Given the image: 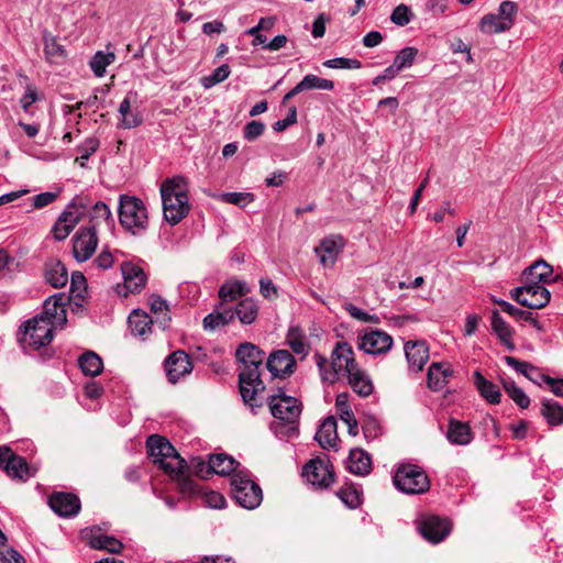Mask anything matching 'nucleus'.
<instances>
[{"instance_id": "obj_1", "label": "nucleus", "mask_w": 563, "mask_h": 563, "mask_svg": "<svg viewBox=\"0 0 563 563\" xmlns=\"http://www.w3.org/2000/svg\"><path fill=\"white\" fill-rule=\"evenodd\" d=\"M146 448L153 463L177 483L181 494L191 496L197 493V485L189 475L187 462L167 439L152 434L147 438Z\"/></svg>"}, {"instance_id": "obj_2", "label": "nucleus", "mask_w": 563, "mask_h": 563, "mask_svg": "<svg viewBox=\"0 0 563 563\" xmlns=\"http://www.w3.org/2000/svg\"><path fill=\"white\" fill-rule=\"evenodd\" d=\"M235 356L240 362L239 385L241 396L251 408L261 407V404L256 402V395L265 389L260 372L265 353L253 343L245 342L238 346Z\"/></svg>"}, {"instance_id": "obj_3", "label": "nucleus", "mask_w": 563, "mask_h": 563, "mask_svg": "<svg viewBox=\"0 0 563 563\" xmlns=\"http://www.w3.org/2000/svg\"><path fill=\"white\" fill-rule=\"evenodd\" d=\"M272 416L275 420L271 430L279 438H292L298 434L299 418L301 415L300 401L284 391L272 395L267 399Z\"/></svg>"}, {"instance_id": "obj_4", "label": "nucleus", "mask_w": 563, "mask_h": 563, "mask_svg": "<svg viewBox=\"0 0 563 563\" xmlns=\"http://www.w3.org/2000/svg\"><path fill=\"white\" fill-rule=\"evenodd\" d=\"M164 219L178 224L189 212L188 183L183 176L165 179L161 185Z\"/></svg>"}, {"instance_id": "obj_5", "label": "nucleus", "mask_w": 563, "mask_h": 563, "mask_svg": "<svg viewBox=\"0 0 563 563\" xmlns=\"http://www.w3.org/2000/svg\"><path fill=\"white\" fill-rule=\"evenodd\" d=\"M119 220L121 225L132 234L144 233L148 227V213L144 202L135 196L121 195Z\"/></svg>"}, {"instance_id": "obj_6", "label": "nucleus", "mask_w": 563, "mask_h": 563, "mask_svg": "<svg viewBox=\"0 0 563 563\" xmlns=\"http://www.w3.org/2000/svg\"><path fill=\"white\" fill-rule=\"evenodd\" d=\"M393 482L397 489L410 495L423 494L430 488L427 473L415 464L400 465L393 477Z\"/></svg>"}, {"instance_id": "obj_7", "label": "nucleus", "mask_w": 563, "mask_h": 563, "mask_svg": "<svg viewBox=\"0 0 563 563\" xmlns=\"http://www.w3.org/2000/svg\"><path fill=\"white\" fill-rule=\"evenodd\" d=\"M331 368L322 373V380L330 384L339 379L340 374L349 375L358 367L355 362L354 351L347 342H338L331 353Z\"/></svg>"}, {"instance_id": "obj_8", "label": "nucleus", "mask_w": 563, "mask_h": 563, "mask_svg": "<svg viewBox=\"0 0 563 563\" xmlns=\"http://www.w3.org/2000/svg\"><path fill=\"white\" fill-rule=\"evenodd\" d=\"M518 5L514 1H503L497 13L485 14L479 22V30L485 34H498L509 31L515 24Z\"/></svg>"}, {"instance_id": "obj_9", "label": "nucleus", "mask_w": 563, "mask_h": 563, "mask_svg": "<svg viewBox=\"0 0 563 563\" xmlns=\"http://www.w3.org/2000/svg\"><path fill=\"white\" fill-rule=\"evenodd\" d=\"M232 496L245 509H255L263 499L260 485L250 479L242 472L235 473L231 478Z\"/></svg>"}, {"instance_id": "obj_10", "label": "nucleus", "mask_w": 563, "mask_h": 563, "mask_svg": "<svg viewBox=\"0 0 563 563\" xmlns=\"http://www.w3.org/2000/svg\"><path fill=\"white\" fill-rule=\"evenodd\" d=\"M54 329L47 318L34 317L25 322L20 342L24 349L38 350L52 342Z\"/></svg>"}, {"instance_id": "obj_11", "label": "nucleus", "mask_w": 563, "mask_h": 563, "mask_svg": "<svg viewBox=\"0 0 563 563\" xmlns=\"http://www.w3.org/2000/svg\"><path fill=\"white\" fill-rule=\"evenodd\" d=\"M510 296L518 303L530 309H541L551 299V292L542 284L528 278L522 286L511 289Z\"/></svg>"}, {"instance_id": "obj_12", "label": "nucleus", "mask_w": 563, "mask_h": 563, "mask_svg": "<svg viewBox=\"0 0 563 563\" xmlns=\"http://www.w3.org/2000/svg\"><path fill=\"white\" fill-rule=\"evenodd\" d=\"M85 212V208L75 201H71L55 221L52 233L56 241H64L79 223Z\"/></svg>"}, {"instance_id": "obj_13", "label": "nucleus", "mask_w": 563, "mask_h": 563, "mask_svg": "<svg viewBox=\"0 0 563 563\" xmlns=\"http://www.w3.org/2000/svg\"><path fill=\"white\" fill-rule=\"evenodd\" d=\"M303 476L311 485L320 488L329 487L334 481L332 465L325 455L307 463L303 468Z\"/></svg>"}, {"instance_id": "obj_14", "label": "nucleus", "mask_w": 563, "mask_h": 563, "mask_svg": "<svg viewBox=\"0 0 563 563\" xmlns=\"http://www.w3.org/2000/svg\"><path fill=\"white\" fill-rule=\"evenodd\" d=\"M97 245V229H95L93 227L79 229L73 238L74 257L78 262H86L92 256Z\"/></svg>"}, {"instance_id": "obj_15", "label": "nucleus", "mask_w": 563, "mask_h": 563, "mask_svg": "<svg viewBox=\"0 0 563 563\" xmlns=\"http://www.w3.org/2000/svg\"><path fill=\"white\" fill-rule=\"evenodd\" d=\"M452 525L446 518L430 515L423 517L419 522L421 536L431 543L443 541L451 532Z\"/></svg>"}, {"instance_id": "obj_16", "label": "nucleus", "mask_w": 563, "mask_h": 563, "mask_svg": "<svg viewBox=\"0 0 563 563\" xmlns=\"http://www.w3.org/2000/svg\"><path fill=\"white\" fill-rule=\"evenodd\" d=\"M194 368L189 355L181 351H175L165 361V371L168 380L176 384L181 377L191 373Z\"/></svg>"}, {"instance_id": "obj_17", "label": "nucleus", "mask_w": 563, "mask_h": 563, "mask_svg": "<svg viewBox=\"0 0 563 563\" xmlns=\"http://www.w3.org/2000/svg\"><path fill=\"white\" fill-rule=\"evenodd\" d=\"M393 346V338L380 330H373L358 338V349L367 354H383Z\"/></svg>"}, {"instance_id": "obj_18", "label": "nucleus", "mask_w": 563, "mask_h": 563, "mask_svg": "<svg viewBox=\"0 0 563 563\" xmlns=\"http://www.w3.org/2000/svg\"><path fill=\"white\" fill-rule=\"evenodd\" d=\"M266 367L273 377L285 378L296 369V360L287 350H277L267 358Z\"/></svg>"}, {"instance_id": "obj_19", "label": "nucleus", "mask_w": 563, "mask_h": 563, "mask_svg": "<svg viewBox=\"0 0 563 563\" xmlns=\"http://www.w3.org/2000/svg\"><path fill=\"white\" fill-rule=\"evenodd\" d=\"M65 297L63 294L48 297L43 306V312L35 318H47L49 324L54 328H64L67 322V313L65 309Z\"/></svg>"}, {"instance_id": "obj_20", "label": "nucleus", "mask_w": 563, "mask_h": 563, "mask_svg": "<svg viewBox=\"0 0 563 563\" xmlns=\"http://www.w3.org/2000/svg\"><path fill=\"white\" fill-rule=\"evenodd\" d=\"M48 504L52 510L62 517L76 516L80 510L79 498L70 493H54Z\"/></svg>"}, {"instance_id": "obj_21", "label": "nucleus", "mask_w": 563, "mask_h": 563, "mask_svg": "<svg viewBox=\"0 0 563 563\" xmlns=\"http://www.w3.org/2000/svg\"><path fill=\"white\" fill-rule=\"evenodd\" d=\"M405 354L410 369L420 372L429 360V346L423 340L408 341L405 344Z\"/></svg>"}, {"instance_id": "obj_22", "label": "nucleus", "mask_w": 563, "mask_h": 563, "mask_svg": "<svg viewBox=\"0 0 563 563\" xmlns=\"http://www.w3.org/2000/svg\"><path fill=\"white\" fill-rule=\"evenodd\" d=\"M43 45L45 60L51 65H62L67 59V51L64 45L47 30L43 31Z\"/></svg>"}, {"instance_id": "obj_23", "label": "nucleus", "mask_w": 563, "mask_h": 563, "mask_svg": "<svg viewBox=\"0 0 563 563\" xmlns=\"http://www.w3.org/2000/svg\"><path fill=\"white\" fill-rule=\"evenodd\" d=\"M446 439L454 445H467L474 439V433L467 422L451 418L449 420Z\"/></svg>"}, {"instance_id": "obj_24", "label": "nucleus", "mask_w": 563, "mask_h": 563, "mask_svg": "<svg viewBox=\"0 0 563 563\" xmlns=\"http://www.w3.org/2000/svg\"><path fill=\"white\" fill-rule=\"evenodd\" d=\"M336 420L330 416L320 424L314 439L323 449H336L339 437L336 432Z\"/></svg>"}, {"instance_id": "obj_25", "label": "nucleus", "mask_w": 563, "mask_h": 563, "mask_svg": "<svg viewBox=\"0 0 563 563\" xmlns=\"http://www.w3.org/2000/svg\"><path fill=\"white\" fill-rule=\"evenodd\" d=\"M123 280H124V287L130 292H137L140 291L146 283V276L143 272V269L132 263H124L121 266Z\"/></svg>"}, {"instance_id": "obj_26", "label": "nucleus", "mask_w": 563, "mask_h": 563, "mask_svg": "<svg viewBox=\"0 0 563 563\" xmlns=\"http://www.w3.org/2000/svg\"><path fill=\"white\" fill-rule=\"evenodd\" d=\"M347 468L351 473L365 476L372 470V460L369 454L363 449H352L349 454Z\"/></svg>"}, {"instance_id": "obj_27", "label": "nucleus", "mask_w": 563, "mask_h": 563, "mask_svg": "<svg viewBox=\"0 0 563 563\" xmlns=\"http://www.w3.org/2000/svg\"><path fill=\"white\" fill-rule=\"evenodd\" d=\"M129 328L134 336L146 338L152 331V325L156 324L152 317L141 310H134L128 319Z\"/></svg>"}, {"instance_id": "obj_28", "label": "nucleus", "mask_w": 563, "mask_h": 563, "mask_svg": "<svg viewBox=\"0 0 563 563\" xmlns=\"http://www.w3.org/2000/svg\"><path fill=\"white\" fill-rule=\"evenodd\" d=\"M132 97L136 98V92L130 91L119 106L121 114L120 126L122 129H133L142 124L143 118L139 112L131 111Z\"/></svg>"}, {"instance_id": "obj_29", "label": "nucleus", "mask_w": 563, "mask_h": 563, "mask_svg": "<svg viewBox=\"0 0 563 563\" xmlns=\"http://www.w3.org/2000/svg\"><path fill=\"white\" fill-rule=\"evenodd\" d=\"M346 377L349 385L358 396L368 397L373 393L374 386L369 376L360 367L352 371Z\"/></svg>"}, {"instance_id": "obj_30", "label": "nucleus", "mask_w": 563, "mask_h": 563, "mask_svg": "<svg viewBox=\"0 0 563 563\" xmlns=\"http://www.w3.org/2000/svg\"><path fill=\"white\" fill-rule=\"evenodd\" d=\"M89 544L93 549L106 550L113 554L120 553L123 548V544L120 540L102 533L100 529L91 531Z\"/></svg>"}, {"instance_id": "obj_31", "label": "nucleus", "mask_w": 563, "mask_h": 563, "mask_svg": "<svg viewBox=\"0 0 563 563\" xmlns=\"http://www.w3.org/2000/svg\"><path fill=\"white\" fill-rule=\"evenodd\" d=\"M45 279L55 288L64 287L68 282V273L65 265L57 260L48 261L45 264Z\"/></svg>"}, {"instance_id": "obj_32", "label": "nucleus", "mask_w": 563, "mask_h": 563, "mask_svg": "<svg viewBox=\"0 0 563 563\" xmlns=\"http://www.w3.org/2000/svg\"><path fill=\"white\" fill-rule=\"evenodd\" d=\"M492 329L494 333L498 336L501 343L509 350L515 349V344L512 341V329L508 325V323L503 319L499 314L498 310L492 311L490 317Z\"/></svg>"}, {"instance_id": "obj_33", "label": "nucleus", "mask_w": 563, "mask_h": 563, "mask_svg": "<svg viewBox=\"0 0 563 563\" xmlns=\"http://www.w3.org/2000/svg\"><path fill=\"white\" fill-rule=\"evenodd\" d=\"M340 252L341 246L333 238L323 239L319 246L316 247V253L319 255L320 262L323 266H332L335 263Z\"/></svg>"}, {"instance_id": "obj_34", "label": "nucleus", "mask_w": 563, "mask_h": 563, "mask_svg": "<svg viewBox=\"0 0 563 563\" xmlns=\"http://www.w3.org/2000/svg\"><path fill=\"white\" fill-rule=\"evenodd\" d=\"M452 375V369L444 363H432L428 369V386L433 390L444 387L446 378Z\"/></svg>"}, {"instance_id": "obj_35", "label": "nucleus", "mask_w": 563, "mask_h": 563, "mask_svg": "<svg viewBox=\"0 0 563 563\" xmlns=\"http://www.w3.org/2000/svg\"><path fill=\"white\" fill-rule=\"evenodd\" d=\"M89 219L91 222L90 227H93L95 229L101 223H104L110 231L114 228V219L110 208L102 201L96 202L89 210Z\"/></svg>"}, {"instance_id": "obj_36", "label": "nucleus", "mask_w": 563, "mask_h": 563, "mask_svg": "<svg viewBox=\"0 0 563 563\" xmlns=\"http://www.w3.org/2000/svg\"><path fill=\"white\" fill-rule=\"evenodd\" d=\"M4 471L10 477L22 481H26L27 478L33 476V472H31L26 460L16 454H13L10 457V460L7 461V464L4 465Z\"/></svg>"}, {"instance_id": "obj_37", "label": "nucleus", "mask_w": 563, "mask_h": 563, "mask_svg": "<svg viewBox=\"0 0 563 563\" xmlns=\"http://www.w3.org/2000/svg\"><path fill=\"white\" fill-rule=\"evenodd\" d=\"M474 383L476 388L481 393V395L490 404H499L500 402V390L499 388L493 384L490 380L486 379L481 372L476 371L474 373Z\"/></svg>"}, {"instance_id": "obj_38", "label": "nucleus", "mask_w": 563, "mask_h": 563, "mask_svg": "<svg viewBox=\"0 0 563 563\" xmlns=\"http://www.w3.org/2000/svg\"><path fill=\"white\" fill-rule=\"evenodd\" d=\"M148 303L151 311L155 314L153 320L156 322V324L162 329L167 328L170 321V316L166 300H164L158 295H151L148 298Z\"/></svg>"}, {"instance_id": "obj_39", "label": "nucleus", "mask_w": 563, "mask_h": 563, "mask_svg": "<svg viewBox=\"0 0 563 563\" xmlns=\"http://www.w3.org/2000/svg\"><path fill=\"white\" fill-rule=\"evenodd\" d=\"M238 462L223 453L211 454L209 456V467L211 468V474H218L221 476H227L235 471Z\"/></svg>"}, {"instance_id": "obj_40", "label": "nucleus", "mask_w": 563, "mask_h": 563, "mask_svg": "<svg viewBox=\"0 0 563 563\" xmlns=\"http://www.w3.org/2000/svg\"><path fill=\"white\" fill-rule=\"evenodd\" d=\"M553 273L552 266L540 260L523 271V275L528 279H534L538 284L548 283Z\"/></svg>"}, {"instance_id": "obj_41", "label": "nucleus", "mask_w": 563, "mask_h": 563, "mask_svg": "<svg viewBox=\"0 0 563 563\" xmlns=\"http://www.w3.org/2000/svg\"><path fill=\"white\" fill-rule=\"evenodd\" d=\"M286 341L291 351L305 357L309 352V345L306 341V335L299 327H291L288 330Z\"/></svg>"}, {"instance_id": "obj_42", "label": "nucleus", "mask_w": 563, "mask_h": 563, "mask_svg": "<svg viewBox=\"0 0 563 563\" xmlns=\"http://www.w3.org/2000/svg\"><path fill=\"white\" fill-rule=\"evenodd\" d=\"M233 312L243 324H251L257 318L258 306L252 298H246L238 303Z\"/></svg>"}, {"instance_id": "obj_43", "label": "nucleus", "mask_w": 563, "mask_h": 563, "mask_svg": "<svg viewBox=\"0 0 563 563\" xmlns=\"http://www.w3.org/2000/svg\"><path fill=\"white\" fill-rule=\"evenodd\" d=\"M541 415L550 426L563 424V406L552 399H543Z\"/></svg>"}, {"instance_id": "obj_44", "label": "nucleus", "mask_w": 563, "mask_h": 563, "mask_svg": "<svg viewBox=\"0 0 563 563\" xmlns=\"http://www.w3.org/2000/svg\"><path fill=\"white\" fill-rule=\"evenodd\" d=\"M78 363L82 373L88 376H97L102 372L103 368V362L101 357L91 351L84 353L79 357Z\"/></svg>"}, {"instance_id": "obj_45", "label": "nucleus", "mask_w": 563, "mask_h": 563, "mask_svg": "<svg viewBox=\"0 0 563 563\" xmlns=\"http://www.w3.org/2000/svg\"><path fill=\"white\" fill-rule=\"evenodd\" d=\"M249 291L250 288L245 283L240 280H229L220 287L219 297L222 301H232Z\"/></svg>"}, {"instance_id": "obj_46", "label": "nucleus", "mask_w": 563, "mask_h": 563, "mask_svg": "<svg viewBox=\"0 0 563 563\" xmlns=\"http://www.w3.org/2000/svg\"><path fill=\"white\" fill-rule=\"evenodd\" d=\"M505 362L507 365L512 367L518 373L525 375L528 379H530L534 384L541 385V380L538 377L539 372L532 364H530L526 361H520L514 356H505Z\"/></svg>"}, {"instance_id": "obj_47", "label": "nucleus", "mask_w": 563, "mask_h": 563, "mask_svg": "<svg viewBox=\"0 0 563 563\" xmlns=\"http://www.w3.org/2000/svg\"><path fill=\"white\" fill-rule=\"evenodd\" d=\"M234 318L232 310L214 311L203 318V328L213 331L230 323Z\"/></svg>"}, {"instance_id": "obj_48", "label": "nucleus", "mask_w": 563, "mask_h": 563, "mask_svg": "<svg viewBox=\"0 0 563 563\" xmlns=\"http://www.w3.org/2000/svg\"><path fill=\"white\" fill-rule=\"evenodd\" d=\"M115 59L114 53L97 52L89 62V66L97 77H103L106 68Z\"/></svg>"}, {"instance_id": "obj_49", "label": "nucleus", "mask_w": 563, "mask_h": 563, "mask_svg": "<svg viewBox=\"0 0 563 563\" xmlns=\"http://www.w3.org/2000/svg\"><path fill=\"white\" fill-rule=\"evenodd\" d=\"M503 386L508 396L522 409L530 405V398L526 395L522 388L518 387L514 380L504 379Z\"/></svg>"}, {"instance_id": "obj_50", "label": "nucleus", "mask_w": 563, "mask_h": 563, "mask_svg": "<svg viewBox=\"0 0 563 563\" xmlns=\"http://www.w3.org/2000/svg\"><path fill=\"white\" fill-rule=\"evenodd\" d=\"M231 74V68L228 64H222L217 67L210 75L203 76L200 79L201 86L205 89H210L213 86L224 81Z\"/></svg>"}, {"instance_id": "obj_51", "label": "nucleus", "mask_w": 563, "mask_h": 563, "mask_svg": "<svg viewBox=\"0 0 563 563\" xmlns=\"http://www.w3.org/2000/svg\"><path fill=\"white\" fill-rule=\"evenodd\" d=\"M299 82L303 91L310 89L332 90L334 88L332 80L323 79L312 74L306 75Z\"/></svg>"}, {"instance_id": "obj_52", "label": "nucleus", "mask_w": 563, "mask_h": 563, "mask_svg": "<svg viewBox=\"0 0 563 563\" xmlns=\"http://www.w3.org/2000/svg\"><path fill=\"white\" fill-rule=\"evenodd\" d=\"M418 55V49L411 46L402 48L394 58V64L401 71L412 66L415 58Z\"/></svg>"}, {"instance_id": "obj_53", "label": "nucleus", "mask_w": 563, "mask_h": 563, "mask_svg": "<svg viewBox=\"0 0 563 563\" xmlns=\"http://www.w3.org/2000/svg\"><path fill=\"white\" fill-rule=\"evenodd\" d=\"M336 496L351 509L356 508L361 504V497L357 489L350 485L341 487L336 492Z\"/></svg>"}, {"instance_id": "obj_54", "label": "nucleus", "mask_w": 563, "mask_h": 563, "mask_svg": "<svg viewBox=\"0 0 563 563\" xmlns=\"http://www.w3.org/2000/svg\"><path fill=\"white\" fill-rule=\"evenodd\" d=\"M323 66L333 69H358L362 64L355 58L335 57L324 60Z\"/></svg>"}, {"instance_id": "obj_55", "label": "nucleus", "mask_w": 563, "mask_h": 563, "mask_svg": "<svg viewBox=\"0 0 563 563\" xmlns=\"http://www.w3.org/2000/svg\"><path fill=\"white\" fill-rule=\"evenodd\" d=\"M412 18L410 7L404 3L397 5L390 14V21L398 26L407 25Z\"/></svg>"}, {"instance_id": "obj_56", "label": "nucleus", "mask_w": 563, "mask_h": 563, "mask_svg": "<svg viewBox=\"0 0 563 563\" xmlns=\"http://www.w3.org/2000/svg\"><path fill=\"white\" fill-rule=\"evenodd\" d=\"M221 200L243 208L254 200V195L251 192H225L221 195Z\"/></svg>"}, {"instance_id": "obj_57", "label": "nucleus", "mask_w": 563, "mask_h": 563, "mask_svg": "<svg viewBox=\"0 0 563 563\" xmlns=\"http://www.w3.org/2000/svg\"><path fill=\"white\" fill-rule=\"evenodd\" d=\"M87 290V282L80 272H75L71 275L70 291L73 297L84 299Z\"/></svg>"}, {"instance_id": "obj_58", "label": "nucleus", "mask_w": 563, "mask_h": 563, "mask_svg": "<svg viewBox=\"0 0 563 563\" xmlns=\"http://www.w3.org/2000/svg\"><path fill=\"white\" fill-rule=\"evenodd\" d=\"M335 408L342 421L351 420L354 413L349 404V394L341 393L336 396Z\"/></svg>"}, {"instance_id": "obj_59", "label": "nucleus", "mask_w": 563, "mask_h": 563, "mask_svg": "<svg viewBox=\"0 0 563 563\" xmlns=\"http://www.w3.org/2000/svg\"><path fill=\"white\" fill-rule=\"evenodd\" d=\"M265 131V124L261 121L253 120L244 126V139L247 141H255L258 139Z\"/></svg>"}, {"instance_id": "obj_60", "label": "nucleus", "mask_w": 563, "mask_h": 563, "mask_svg": "<svg viewBox=\"0 0 563 563\" xmlns=\"http://www.w3.org/2000/svg\"><path fill=\"white\" fill-rule=\"evenodd\" d=\"M538 377L541 380V384H548L550 386L551 391L558 396L563 397V378H552L549 375L538 373Z\"/></svg>"}, {"instance_id": "obj_61", "label": "nucleus", "mask_w": 563, "mask_h": 563, "mask_svg": "<svg viewBox=\"0 0 563 563\" xmlns=\"http://www.w3.org/2000/svg\"><path fill=\"white\" fill-rule=\"evenodd\" d=\"M99 142L95 139H88L84 145L80 147V156L76 158V162H80V165H85V161H87L98 148Z\"/></svg>"}, {"instance_id": "obj_62", "label": "nucleus", "mask_w": 563, "mask_h": 563, "mask_svg": "<svg viewBox=\"0 0 563 563\" xmlns=\"http://www.w3.org/2000/svg\"><path fill=\"white\" fill-rule=\"evenodd\" d=\"M203 500L206 505L213 509H221L225 506L224 497L218 492H207L203 495Z\"/></svg>"}, {"instance_id": "obj_63", "label": "nucleus", "mask_w": 563, "mask_h": 563, "mask_svg": "<svg viewBox=\"0 0 563 563\" xmlns=\"http://www.w3.org/2000/svg\"><path fill=\"white\" fill-rule=\"evenodd\" d=\"M190 467L194 470V473L202 478L211 475V468L209 467V461L206 462L201 457H195L190 462Z\"/></svg>"}, {"instance_id": "obj_64", "label": "nucleus", "mask_w": 563, "mask_h": 563, "mask_svg": "<svg viewBox=\"0 0 563 563\" xmlns=\"http://www.w3.org/2000/svg\"><path fill=\"white\" fill-rule=\"evenodd\" d=\"M260 291L264 298L269 300L278 297L277 287L271 279L267 278H262L260 280Z\"/></svg>"}]
</instances>
